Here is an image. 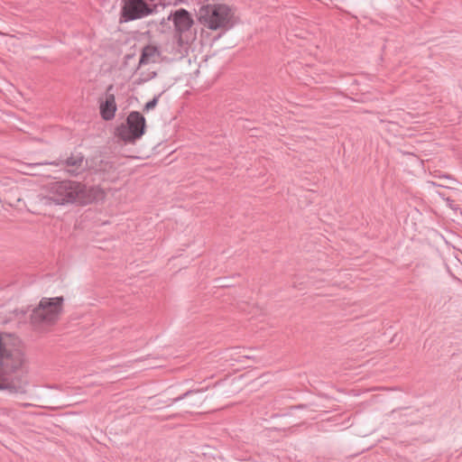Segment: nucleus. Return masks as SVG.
Masks as SVG:
<instances>
[{"label":"nucleus","instance_id":"obj_1","mask_svg":"<svg viewBox=\"0 0 462 462\" xmlns=\"http://www.w3.org/2000/svg\"><path fill=\"white\" fill-rule=\"evenodd\" d=\"M26 356L22 341L14 335L0 333V391L25 393L28 382L23 376H11L8 371L22 368Z\"/></svg>","mask_w":462,"mask_h":462},{"label":"nucleus","instance_id":"obj_2","mask_svg":"<svg viewBox=\"0 0 462 462\" xmlns=\"http://www.w3.org/2000/svg\"><path fill=\"white\" fill-rule=\"evenodd\" d=\"M201 25L210 31L226 32L238 23L236 9L225 2H205L197 13Z\"/></svg>","mask_w":462,"mask_h":462},{"label":"nucleus","instance_id":"obj_3","mask_svg":"<svg viewBox=\"0 0 462 462\" xmlns=\"http://www.w3.org/2000/svg\"><path fill=\"white\" fill-rule=\"evenodd\" d=\"M86 187L76 181L63 180L51 182L46 188L43 199L47 203L55 205H67L80 203L87 198Z\"/></svg>","mask_w":462,"mask_h":462},{"label":"nucleus","instance_id":"obj_4","mask_svg":"<svg viewBox=\"0 0 462 462\" xmlns=\"http://www.w3.org/2000/svg\"><path fill=\"white\" fill-rule=\"evenodd\" d=\"M64 298L44 297L32 310L30 319L33 326L43 328L53 325L62 313Z\"/></svg>","mask_w":462,"mask_h":462},{"label":"nucleus","instance_id":"obj_5","mask_svg":"<svg viewBox=\"0 0 462 462\" xmlns=\"http://www.w3.org/2000/svg\"><path fill=\"white\" fill-rule=\"evenodd\" d=\"M146 120L136 111L131 112L124 124L116 130V135L125 143H134L145 134Z\"/></svg>","mask_w":462,"mask_h":462},{"label":"nucleus","instance_id":"obj_6","mask_svg":"<svg viewBox=\"0 0 462 462\" xmlns=\"http://www.w3.org/2000/svg\"><path fill=\"white\" fill-rule=\"evenodd\" d=\"M122 18L127 21H133L143 18L154 12V5L148 3L147 0H123Z\"/></svg>","mask_w":462,"mask_h":462},{"label":"nucleus","instance_id":"obj_7","mask_svg":"<svg viewBox=\"0 0 462 462\" xmlns=\"http://www.w3.org/2000/svg\"><path fill=\"white\" fill-rule=\"evenodd\" d=\"M161 60V51L157 46L149 44L142 49L137 70L140 71L150 64H155Z\"/></svg>","mask_w":462,"mask_h":462},{"label":"nucleus","instance_id":"obj_8","mask_svg":"<svg viewBox=\"0 0 462 462\" xmlns=\"http://www.w3.org/2000/svg\"><path fill=\"white\" fill-rule=\"evenodd\" d=\"M110 87L108 89H111ZM117 110L115 95L109 93V90L105 95L104 99L100 102V115L104 120H111L115 117Z\"/></svg>","mask_w":462,"mask_h":462},{"label":"nucleus","instance_id":"obj_9","mask_svg":"<svg viewBox=\"0 0 462 462\" xmlns=\"http://www.w3.org/2000/svg\"><path fill=\"white\" fill-rule=\"evenodd\" d=\"M173 23L179 32L189 30L193 24L191 15L185 9L177 10L172 15Z\"/></svg>","mask_w":462,"mask_h":462},{"label":"nucleus","instance_id":"obj_10","mask_svg":"<svg viewBox=\"0 0 462 462\" xmlns=\"http://www.w3.org/2000/svg\"><path fill=\"white\" fill-rule=\"evenodd\" d=\"M456 180L450 174L435 171V188L439 187L450 189H453Z\"/></svg>","mask_w":462,"mask_h":462},{"label":"nucleus","instance_id":"obj_11","mask_svg":"<svg viewBox=\"0 0 462 462\" xmlns=\"http://www.w3.org/2000/svg\"><path fill=\"white\" fill-rule=\"evenodd\" d=\"M87 198L84 200H80V203H88L92 200L101 199L105 197V192L99 188H86Z\"/></svg>","mask_w":462,"mask_h":462},{"label":"nucleus","instance_id":"obj_12","mask_svg":"<svg viewBox=\"0 0 462 462\" xmlns=\"http://www.w3.org/2000/svg\"><path fill=\"white\" fill-rule=\"evenodd\" d=\"M435 193H438V195L439 197L442 198L443 200H446L447 201V205L451 208L453 209L454 211H457L458 208L457 207V205L454 204V201L452 199H450L449 197H446V194L444 192H441V191H438V190H435Z\"/></svg>","mask_w":462,"mask_h":462},{"label":"nucleus","instance_id":"obj_13","mask_svg":"<svg viewBox=\"0 0 462 462\" xmlns=\"http://www.w3.org/2000/svg\"><path fill=\"white\" fill-rule=\"evenodd\" d=\"M83 159L81 157L70 158L67 161L68 166L79 167L82 164Z\"/></svg>","mask_w":462,"mask_h":462},{"label":"nucleus","instance_id":"obj_14","mask_svg":"<svg viewBox=\"0 0 462 462\" xmlns=\"http://www.w3.org/2000/svg\"><path fill=\"white\" fill-rule=\"evenodd\" d=\"M158 104V97H153L151 101L147 102L143 107L144 112L153 109Z\"/></svg>","mask_w":462,"mask_h":462},{"label":"nucleus","instance_id":"obj_15","mask_svg":"<svg viewBox=\"0 0 462 462\" xmlns=\"http://www.w3.org/2000/svg\"><path fill=\"white\" fill-rule=\"evenodd\" d=\"M148 3H152L154 5V10L156 9V6L161 0H147Z\"/></svg>","mask_w":462,"mask_h":462},{"label":"nucleus","instance_id":"obj_16","mask_svg":"<svg viewBox=\"0 0 462 462\" xmlns=\"http://www.w3.org/2000/svg\"><path fill=\"white\" fill-rule=\"evenodd\" d=\"M156 73L154 71L151 72L147 77H145V80H148L150 79H152L153 77H155Z\"/></svg>","mask_w":462,"mask_h":462},{"label":"nucleus","instance_id":"obj_17","mask_svg":"<svg viewBox=\"0 0 462 462\" xmlns=\"http://www.w3.org/2000/svg\"><path fill=\"white\" fill-rule=\"evenodd\" d=\"M439 238H440L441 240H443V239H444V238H443V236H442L441 235H439Z\"/></svg>","mask_w":462,"mask_h":462}]
</instances>
